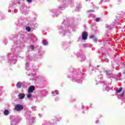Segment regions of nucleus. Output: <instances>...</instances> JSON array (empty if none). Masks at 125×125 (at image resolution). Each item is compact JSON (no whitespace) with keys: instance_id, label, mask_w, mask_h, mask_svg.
Instances as JSON below:
<instances>
[{"instance_id":"obj_8","label":"nucleus","mask_w":125,"mask_h":125,"mask_svg":"<svg viewBox=\"0 0 125 125\" xmlns=\"http://www.w3.org/2000/svg\"><path fill=\"white\" fill-rule=\"evenodd\" d=\"M25 29L28 32H30V31H31V28L29 26L26 27Z\"/></svg>"},{"instance_id":"obj_16","label":"nucleus","mask_w":125,"mask_h":125,"mask_svg":"<svg viewBox=\"0 0 125 125\" xmlns=\"http://www.w3.org/2000/svg\"><path fill=\"white\" fill-rule=\"evenodd\" d=\"M90 38H94V36H93V35H91L90 37Z\"/></svg>"},{"instance_id":"obj_10","label":"nucleus","mask_w":125,"mask_h":125,"mask_svg":"<svg viewBox=\"0 0 125 125\" xmlns=\"http://www.w3.org/2000/svg\"><path fill=\"white\" fill-rule=\"evenodd\" d=\"M27 98H31L32 97V94L31 93H29L27 95Z\"/></svg>"},{"instance_id":"obj_12","label":"nucleus","mask_w":125,"mask_h":125,"mask_svg":"<svg viewBox=\"0 0 125 125\" xmlns=\"http://www.w3.org/2000/svg\"><path fill=\"white\" fill-rule=\"evenodd\" d=\"M29 47L32 50L35 49V46H34V45H30Z\"/></svg>"},{"instance_id":"obj_6","label":"nucleus","mask_w":125,"mask_h":125,"mask_svg":"<svg viewBox=\"0 0 125 125\" xmlns=\"http://www.w3.org/2000/svg\"><path fill=\"white\" fill-rule=\"evenodd\" d=\"M21 86H22V83H20V82H18V83H17V87L18 88H21Z\"/></svg>"},{"instance_id":"obj_5","label":"nucleus","mask_w":125,"mask_h":125,"mask_svg":"<svg viewBox=\"0 0 125 125\" xmlns=\"http://www.w3.org/2000/svg\"><path fill=\"white\" fill-rule=\"evenodd\" d=\"M3 113L5 116H8V115H9V111L7 109L5 110Z\"/></svg>"},{"instance_id":"obj_7","label":"nucleus","mask_w":125,"mask_h":125,"mask_svg":"<svg viewBox=\"0 0 125 125\" xmlns=\"http://www.w3.org/2000/svg\"><path fill=\"white\" fill-rule=\"evenodd\" d=\"M58 93H59V92L57 90H55L53 92V94H54V95H57Z\"/></svg>"},{"instance_id":"obj_9","label":"nucleus","mask_w":125,"mask_h":125,"mask_svg":"<svg viewBox=\"0 0 125 125\" xmlns=\"http://www.w3.org/2000/svg\"><path fill=\"white\" fill-rule=\"evenodd\" d=\"M122 90H123V88L122 87L120 88L117 91V93H120V92H121V91H122Z\"/></svg>"},{"instance_id":"obj_3","label":"nucleus","mask_w":125,"mask_h":125,"mask_svg":"<svg viewBox=\"0 0 125 125\" xmlns=\"http://www.w3.org/2000/svg\"><path fill=\"white\" fill-rule=\"evenodd\" d=\"M35 87H34V86L33 85L30 86L29 87L28 93H33L35 91Z\"/></svg>"},{"instance_id":"obj_1","label":"nucleus","mask_w":125,"mask_h":125,"mask_svg":"<svg viewBox=\"0 0 125 125\" xmlns=\"http://www.w3.org/2000/svg\"><path fill=\"white\" fill-rule=\"evenodd\" d=\"M24 109V106L22 104H16L15 106V110L16 111H22Z\"/></svg>"},{"instance_id":"obj_14","label":"nucleus","mask_w":125,"mask_h":125,"mask_svg":"<svg viewBox=\"0 0 125 125\" xmlns=\"http://www.w3.org/2000/svg\"><path fill=\"white\" fill-rule=\"evenodd\" d=\"M27 2L31 3L32 1H33V0H26Z\"/></svg>"},{"instance_id":"obj_2","label":"nucleus","mask_w":125,"mask_h":125,"mask_svg":"<svg viewBox=\"0 0 125 125\" xmlns=\"http://www.w3.org/2000/svg\"><path fill=\"white\" fill-rule=\"evenodd\" d=\"M87 36H88V35L87 34V33H86V32L85 31H84L82 34V39L83 41H85V40H87Z\"/></svg>"},{"instance_id":"obj_15","label":"nucleus","mask_w":125,"mask_h":125,"mask_svg":"<svg viewBox=\"0 0 125 125\" xmlns=\"http://www.w3.org/2000/svg\"><path fill=\"white\" fill-rule=\"evenodd\" d=\"M105 61L106 62H109V60L108 59H105Z\"/></svg>"},{"instance_id":"obj_11","label":"nucleus","mask_w":125,"mask_h":125,"mask_svg":"<svg viewBox=\"0 0 125 125\" xmlns=\"http://www.w3.org/2000/svg\"><path fill=\"white\" fill-rule=\"evenodd\" d=\"M43 44H44V45H46V44H47V42H46V41L45 40H43Z\"/></svg>"},{"instance_id":"obj_17","label":"nucleus","mask_w":125,"mask_h":125,"mask_svg":"<svg viewBox=\"0 0 125 125\" xmlns=\"http://www.w3.org/2000/svg\"><path fill=\"white\" fill-rule=\"evenodd\" d=\"M94 42H97V39H94Z\"/></svg>"},{"instance_id":"obj_13","label":"nucleus","mask_w":125,"mask_h":125,"mask_svg":"<svg viewBox=\"0 0 125 125\" xmlns=\"http://www.w3.org/2000/svg\"><path fill=\"white\" fill-rule=\"evenodd\" d=\"M96 21L97 22H99V21H100V19H99V18H97L96 19Z\"/></svg>"},{"instance_id":"obj_4","label":"nucleus","mask_w":125,"mask_h":125,"mask_svg":"<svg viewBox=\"0 0 125 125\" xmlns=\"http://www.w3.org/2000/svg\"><path fill=\"white\" fill-rule=\"evenodd\" d=\"M18 98L19 99L22 100L25 98V94L24 93H20L18 95Z\"/></svg>"}]
</instances>
